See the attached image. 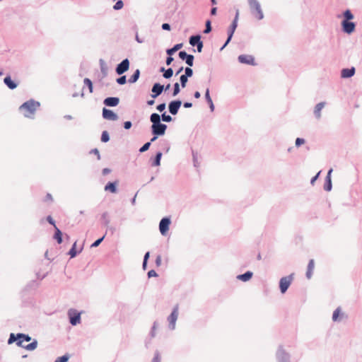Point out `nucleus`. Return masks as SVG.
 I'll list each match as a JSON object with an SVG mask.
<instances>
[{
    "label": "nucleus",
    "instance_id": "obj_1",
    "mask_svg": "<svg viewBox=\"0 0 362 362\" xmlns=\"http://www.w3.org/2000/svg\"><path fill=\"white\" fill-rule=\"evenodd\" d=\"M31 340V338L26 334H18L16 336L14 334H11L8 343L11 344L13 342H16L17 346L25 348L29 351H33L37 348V341L34 340L33 342L25 344V342H28Z\"/></svg>",
    "mask_w": 362,
    "mask_h": 362
},
{
    "label": "nucleus",
    "instance_id": "obj_2",
    "mask_svg": "<svg viewBox=\"0 0 362 362\" xmlns=\"http://www.w3.org/2000/svg\"><path fill=\"white\" fill-rule=\"evenodd\" d=\"M39 107L40 103L38 102L30 100L21 105L19 109L25 117L33 118Z\"/></svg>",
    "mask_w": 362,
    "mask_h": 362
},
{
    "label": "nucleus",
    "instance_id": "obj_3",
    "mask_svg": "<svg viewBox=\"0 0 362 362\" xmlns=\"http://www.w3.org/2000/svg\"><path fill=\"white\" fill-rule=\"evenodd\" d=\"M249 6L252 14L257 20H262L264 18V13L261 6L257 0H248Z\"/></svg>",
    "mask_w": 362,
    "mask_h": 362
},
{
    "label": "nucleus",
    "instance_id": "obj_4",
    "mask_svg": "<svg viewBox=\"0 0 362 362\" xmlns=\"http://www.w3.org/2000/svg\"><path fill=\"white\" fill-rule=\"evenodd\" d=\"M293 280V274H290L287 276L282 277L280 279L279 287H280L281 292L282 293H284L287 291V289L290 286Z\"/></svg>",
    "mask_w": 362,
    "mask_h": 362
},
{
    "label": "nucleus",
    "instance_id": "obj_5",
    "mask_svg": "<svg viewBox=\"0 0 362 362\" xmlns=\"http://www.w3.org/2000/svg\"><path fill=\"white\" fill-rule=\"evenodd\" d=\"M152 132L155 135H163L167 129V126L164 124H161L160 122L156 124H152L151 127Z\"/></svg>",
    "mask_w": 362,
    "mask_h": 362
},
{
    "label": "nucleus",
    "instance_id": "obj_6",
    "mask_svg": "<svg viewBox=\"0 0 362 362\" xmlns=\"http://www.w3.org/2000/svg\"><path fill=\"white\" fill-rule=\"evenodd\" d=\"M170 224V221L168 218H163L161 219L159 224V230L162 235H165L168 230Z\"/></svg>",
    "mask_w": 362,
    "mask_h": 362
},
{
    "label": "nucleus",
    "instance_id": "obj_7",
    "mask_svg": "<svg viewBox=\"0 0 362 362\" xmlns=\"http://www.w3.org/2000/svg\"><path fill=\"white\" fill-rule=\"evenodd\" d=\"M69 316L70 318V323L72 325H76L81 322V315L76 310H71L69 311Z\"/></svg>",
    "mask_w": 362,
    "mask_h": 362
},
{
    "label": "nucleus",
    "instance_id": "obj_8",
    "mask_svg": "<svg viewBox=\"0 0 362 362\" xmlns=\"http://www.w3.org/2000/svg\"><path fill=\"white\" fill-rule=\"evenodd\" d=\"M129 61L127 59H124L120 64H119L116 68V72L117 74L121 75L129 69Z\"/></svg>",
    "mask_w": 362,
    "mask_h": 362
},
{
    "label": "nucleus",
    "instance_id": "obj_9",
    "mask_svg": "<svg viewBox=\"0 0 362 362\" xmlns=\"http://www.w3.org/2000/svg\"><path fill=\"white\" fill-rule=\"evenodd\" d=\"M178 317V308L175 307L170 315L168 317V322L170 327L172 329H173L175 327V322Z\"/></svg>",
    "mask_w": 362,
    "mask_h": 362
},
{
    "label": "nucleus",
    "instance_id": "obj_10",
    "mask_svg": "<svg viewBox=\"0 0 362 362\" xmlns=\"http://www.w3.org/2000/svg\"><path fill=\"white\" fill-rule=\"evenodd\" d=\"M238 16H239V12L238 11H237L236 12V15H235V19L230 26V33H229V36L228 37V40L226 41V42L225 43V45H223V47H222V49L223 47H225L226 46V45L229 42V41L230 40L232 36H233V34L237 27V21L238 20Z\"/></svg>",
    "mask_w": 362,
    "mask_h": 362
},
{
    "label": "nucleus",
    "instance_id": "obj_11",
    "mask_svg": "<svg viewBox=\"0 0 362 362\" xmlns=\"http://www.w3.org/2000/svg\"><path fill=\"white\" fill-rule=\"evenodd\" d=\"M238 60L240 63L255 65V59L251 55L243 54L238 57Z\"/></svg>",
    "mask_w": 362,
    "mask_h": 362
},
{
    "label": "nucleus",
    "instance_id": "obj_12",
    "mask_svg": "<svg viewBox=\"0 0 362 362\" xmlns=\"http://www.w3.org/2000/svg\"><path fill=\"white\" fill-rule=\"evenodd\" d=\"M182 105L180 100H174L169 104V111L172 115H176Z\"/></svg>",
    "mask_w": 362,
    "mask_h": 362
},
{
    "label": "nucleus",
    "instance_id": "obj_13",
    "mask_svg": "<svg viewBox=\"0 0 362 362\" xmlns=\"http://www.w3.org/2000/svg\"><path fill=\"white\" fill-rule=\"evenodd\" d=\"M103 116L105 119L109 120H116L117 119V115L114 113L112 110L103 108Z\"/></svg>",
    "mask_w": 362,
    "mask_h": 362
},
{
    "label": "nucleus",
    "instance_id": "obj_14",
    "mask_svg": "<svg viewBox=\"0 0 362 362\" xmlns=\"http://www.w3.org/2000/svg\"><path fill=\"white\" fill-rule=\"evenodd\" d=\"M343 30L346 33H351L355 29V24L352 22L344 21L342 22Z\"/></svg>",
    "mask_w": 362,
    "mask_h": 362
},
{
    "label": "nucleus",
    "instance_id": "obj_15",
    "mask_svg": "<svg viewBox=\"0 0 362 362\" xmlns=\"http://www.w3.org/2000/svg\"><path fill=\"white\" fill-rule=\"evenodd\" d=\"M164 86L160 83H155L152 88V98H155L163 92Z\"/></svg>",
    "mask_w": 362,
    "mask_h": 362
},
{
    "label": "nucleus",
    "instance_id": "obj_16",
    "mask_svg": "<svg viewBox=\"0 0 362 362\" xmlns=\"http://www.w3.org/2000/svg\"><path fill=\"white\" fill-rule=\"evenodd\" d=\"M119 100L118 98L110 97L104 100V104L107 106L114 107L119 104Z\"/></svg>",
    "mask_w": 362,
    "mask_h": 362
},
{
    "label": "nucleus",
    "instance_id": "obj_17",
    "mask_svg": "<svg viewBox=\"0 0 362 362\" xmlns=\"http://www.w3.org/2000/svg\"><path fill=\"white\" fill-rule=\"evenodd\" d=\"M314 269H315V262L313 259H310L308 263V269H307V272H306V277L308 279H311Z\"/></svg>",
    "mask_w": 362,
    "mask_h": 362
},
{
    "label": "nucleus",
    "instance_id": "obj_18",
    "mask_svg": "<svg viewBox=\"0 0 362 362\" xmlns=\"http://www.w3.org/2000/svg\"><path fill=\"white\" fill-rule=\"evenodd\" d=\"M118 185V181L114 182H108L105 186V190L110 192L112 193H116L117 192V185Z\"/></svg>",
    "mask_w": 362,
    "mask_h": 362
},
{
    "label": "nucleus",
    "instance_id": "obj_19",
    "mask_svg": "<svg viewBox=\"0 0 362 362\" xmlns=\"http://www.w3.org/2000/svg\"><path fill=\"white\" fill-rule=\"evenodd\" d=\"M332 172V169H330L327 173L326 177V183L324 186V189L326 191H330L332 189V181H331V173Z\"/></svg>",
    "mask_w": 362,
    "mask_h": 362
},
{
    "label": "nucleus",
    "instance_id": "obj_20",
    "mask_svg": "<svg viewBox=\"0 0 362 362\" xmlns=\"http://www.w3.org/2000/svg\"><path fill=\"white\" fill-rule=\"evenodd\" d=\"M355 73V69H344L341 71V77L343 78H349L352 76Z\"/></svg>",
    "mask_w": 362,
    "mask_h": 362
},
{
    "label": "nucleus",
    "instance_id": "obj_21",
    "mask_svg": "<svg viewBox=\"0 0 362 362\" xmlns=\"http://www.w3.org/2000/svg\"><path fill=\"white\" fill-rule=\"evenodd\" d=\"M4 81L10 89L13 90L17 87V84L11 80L10 76H6Z\"/></svg>",
    "mask_w": 362,
    "mask_h": 362
},
{
    "label": "nucleus",
    "instance_id": "obj_22",
    "mask_svg": "<svg viewBox=\"0 0 362 362\" xmlns=\"http://www.w3.org/2000/svg\"><path fill=\"white\" fill-rule=\"evenodd\" d=\"M325 103H320L317 104V105L315 106L314 113L317 118L320 117V116H321L320 112L322 110V108L325 107Z\"/></svg>",
    "mask_w": 362,
    "mask_h": 362
},
{
    "label": "nucleus",
    "instance_id": "obj_23",
    "mask_svg": "<svg viewBox=\"0 0 362 362\" xmlns=\"http://www.w3.org/2000/svg\"><path fill=\"white\" fill-rule=\"evenodd\" d=\"M252 276V272H247L246 273L243 274H240L238 276V279L243 281H249Z\"/></svg>",
    "mask_w": 362,
    "mask_h": 362
},
{
    "label": "nucleus",
    "instance_id": "obj_24",
    "mask_svg": "<svg viewBox=\"0 0 362 362\" xmlns=\"http://www.w3.org/2000/svg\"><path fill=\"white\" fill-rule=\"evenodd\" d=\"M54 238L57 241L59 244L62 243V233L57 226H55V233Z\"/></svg>",
    "mask_w": 362,
    "mask_h": 362
},
{
    "label": "nucleus",
    "instance_id": "obj_25",
    "mask_svg": "<svg viewBox=\"0 0 362 362\" xmlns=\"http://www.w3.org/2000/svg\"><path fill=\"white\" fill-rule=\"evenodd\" d=\"M150 119L153 124H158L160 122V117L157 113H153L151 115Z\"/></svg>",
    "mask_w": 362,
    "mask_h": 362
},
{
    "label": "nucleus",
    "instance_id": "obj_26",
    "mask_svg": "<svg viewBox=\"0 0 362 362\" xmlns=\"http://www.w3.org/2000/svg\"><path fill=\"white\" fill-rule=\"evenodd\" d=\"M160 71L164 72L163 77L165 78H170L173 74V71L171 68H169L168 69L165 70V69L163 67H162L160 69Z\"/></svg>",
    "mask_w": 362,
    "mask_h": 362
},
{
    "label": "nucleus",
    "instance_id": "obj_27",
    "mask_svg": "<svg viewBox=\"0 0 362 362\" xmlns=\"http://www.w3.org/2000/svg\"><path fill=\"white\" fill-rule=\"evenodd\" d=\"M139 75L140 71L139 69H136L132 76L129 78V82L131 83H135L138 80Z\"/></svg>",
    "mask_w": 362,
    "mask_h": 362
},
{
    "label": "nucleus",
    "instance_id": "obj_28",
    "mask_svg": "<svg viewBox=\"0 0 362 362\" xmlns=\"http://www.w3.org/2000/svg\"><path fill=\"white\" fill-rule=\"evenodd\" d=\"M340 315H342L341 310L340 308H337L333 313L332 320L333 321H337L339 320Z\"/></svg>",
    "mask_w": 362,
    "mask_h": 362
},
{
    "label": "nucleus",
    "instance_id": "obj_29",
    "mask_svg": "<svg viewBox=\"0 0 362 362\" xmlns=\"http://www.w3.org/2000/svg\"><path fill=\"white\" fill-rule=\"evenodd\" d=\"M182 47V44H177L173 48L168 49L167 53L169 55H172L173 53L181 49Z\"/></svg>",
    "mask_w": 362,
    "mask_h": 362
},
{
    "label": "nucleus",
    "instance_id": "obj_30",
    "mask_svg": "<svg viewBox=\"0 0 362 362\" xmlns=\"http://www.w3.org/2000/svg\"><path fill=\"white\" fill-rule=\"evenodd\" d=\"M200 41V36L199 35L192 36L189 39V43L192 46L197 45Z\"/></svg>",
    "mask_w": 362,
    "mask_h": 362
},
{
    "label": "nucleus",
    "instance_id": "obj_31",
    "mask_svg": "<svg viewBox=\"0 0 362 362\" xmlns=\"http://www.w3.org/2000/svg\"><path fill=\"white\" fill-rule=\"evenodd\" d=\"M205 97H206V99L208 103L210 105V107H211V110H213L214 106L213 101H212V100H211V97L209 95V89H207L206 91Z\"/></svg>",
    "mask_w": 362,
    "mask_h": 362
},
{
    "label": "nucleus",
    "instance_id": "obj_32",
    "mask_svg": "<svg viewBox=\"0 0 362 362\" xmlns=\"http://www.w3.org/2000/svg\"><path fill=\"white\" fill-rule=\"evenodd\" d=\"M161 157H162V153L161 152L157 153L156 158H155V160L153 162V165H155V166L160 165Z\"/></svg>",
    "mask_w": 362,
    "mask_h": 362
},
{
    "label": "nucleus",
    "instance_id": "obj_33",
    "mask_svg": "<svg viewBox=\"0 0 362 362\" xmlns=\"http://www.w3.org/2000/svg\"><path fill=\"white\" fill-rule=\"evenodd\" d=\"M84 84L88 86L90 93L93 92V83L92 81L89 79L86 78L83 81Z\"/></svg>",
    "mask_w": 362,
    "mask_h": 362
},
{
    "label": "nucleus",
    "instance_id": "obj_34",
    "mask_svg": "<svg viewBox=\"0 0 362 362\" xmlns=\"http://www.w3.org/2000/svg\"><path fill=\"white\" fill-rule=\"evenodd\" d=\"M76 243H74L71 249L70 250V251L69 252V254L70 255L71 258L76 257V255H77V252L76 250Z\"/></svg>",
    "mask_w": 362,
    "mask_h": 362
},
{
    "label": "nucleus",
    "instance_id": "obj_35",
    "mask_svg": "<svg viewBox=\"0 0 362 362\" xmlns=\"http://www.w3.org/2000/svg\"><path fill=\"white\" fill-rule=\"evenodd\" d=\"M344 18H345V20L344 21H349V20H351L353 19L354 18V16L353 14L351 13V12L349 11V10H346L344 13Z\"/></svg>",
    "mask_w": 362,
    "mask_h": 362
},
{
    "label": "nucleus",
    "instance_id": "obj_36",
    "mask_svg": "<svg viewBox=\"0 0 362 362\" xmlns=\"http://www.w3.org/2000/svg\"><path fill=\"white\" fill-rule=\"evenodd\" d=\"M109 140H110V137H109V134H108L107 132L104 131L102 133L101 141L103 142H107Z\"/></svg>",
    "mask_w": 362,
    "mask_h": 362
},
{
    "label": "nucleus",
    "instance_id": "obj_37",
    "mask_svg": "<svg viewBox=\"0 0 362 362\" xmlns=\"http://www.w3.org/2000/svg\"><path fill=\"white\" fill-rule=\"evenodd\" d=\"M186 63L192 66H193V62H194V57L193 55H191V54H188V56L186 57Z\"/></svg>",
    "mask_w": 362,
    "mask_h": 362
},
{
    "label": "nucleus",
    "instance_id": "obj_38",
    "mask_svg": "<svg viewBox=\"0 0 362 362\" xmlns=\"http://www.w3.org/2000/svg\"><path fill=\"white\" fill-rule=\"evenodd\" d=\"M180 85L178 83H175L174 84V90H173V95L176 96L180 93Z\"/></svg>",
    "mask_w": 362,
    "mask_h": 362
},
{
    "label": "nucleus",
    "instance_id": "obj_39",
    "mask_svg": "<svg viewBox=\"0 0 362 362\" xmlns=\"http://www.w3.org/2000/svg\"><path fill=\"white\" fill-rule=\"evenodd\" d=\"M187 76H184V75H182L180 76V82H181V86L182 88H185L186 86V84L187 83Z\"/></svg>",
    "mask_w": 362,
    "mask_h": 362
},
{
    "label": "nucleus",
    "instance_id": "obj_40",
    "mask_svg": "<svg viewBox=\"0 0 362 362\" xmlns=\"http://www.w3.org/2000/svg\"><path fill=\"white\" fill-rule=\"evenodd\" d=\"M69 360V356L66 355L59 357L56 359L54 362H67Z\"/></svg>",
    "mask_w": 362,
    "mask_h": 362
},
{
    "label": "nucleus",
    "instance_id": "obj_41",
    "mask_svg": "<svg viewBox=\"0 0 362 362\" xmlns=\"http://www.w3.org/2000/svg\"><path fill=\"white\" fill-rule=\"evenodd\" d=\"M124 6V4L122 1L119 0L118 1L115 5H114V9L115 10H119L121 9Z\"/></svg>",
    "mask_w": 362,
    "mask_h": 362
},
{
    "label": "nucleus",
    "instance_id": "obj_42",
    "mask_svg": "<svg viewBox=\"0 0 362 362\" xmlns=\"http://www.w3.org/2000/svg\"><path fill=\"white\" fill-rule=\"evenodd\" d=\"M185 74L184 76H187V77H191L193 74V71L191 68L187 67L185 68Z\"/></svg>",
    "mask_w": 362,
    "mask_h": 362
},
{
    "label": "nucleus",
    "instance_id": "obj_43",
    "mask_svg": "<svg viewBox=\"0 0 362 362\" xmlns=\"http://www.w3.org/2000/svg\"><path fill=\"white\" fill-rule=\"evenodd\" d=\"M211 22H210V21H207L206 23V28L204 30V33H209L211 32Z\"/></svg>",
    "mask_w": 362,
    "mask_h": 362
},
{
    "label": "nucleus",
    "instance_id": "obj_44",
    "mask_svg": "<svg viewBox=\"0 0 362 362\" xmlns=\"http://www.w3.org/2000/svg\"><path fill=\"white\" fill-rule=\"evenodd\" d=\"M117 82L120 84V85H123L124 83H126L127 82V80H126V76H121L119 78H118L117 79Z\"/></svg>",
    "mask_w": 362,
    "mask_h": 362
},
{
    "label": "nucleus",
    "instance_id": "obj_45",
    "mask_svg": "<svg viewBox=\"0 0 362 362\" xmlns=\"http://www.w3.org/2000/svg\"><path fill=\"white\" fill-rule=\"evenodd\" d=\"M150 145H151V143L150 142H147L140 149H139V151L140 152H144L146 151H147L149 147H150Z\"/></svg>",
    "mask_w": 362,
    "mask_h": 362
},
{
    "label": "nucleus",
    "instance_id": "obj_46",
    "mask_svg": "<svg viewBox=\"0 0 362 362\" xmlns=\"http://www.w3.org/2000/svg\"><path fill=\"white\" fill-rule=\"evenodd\" d=\"M162 119L164 122H169L172 120V117L170 115H165V113L162 115Z\"/></svg>",
    "mask_w": 362,
    "mask_h": 362
},
{
    "label": "nucleus",
    "instance_id": "obj_47",
    "mask_svg": "<svg viewBox=\"0 0 362 362\" xmlns=\"http://www.w3.org/2000/svg\"><path fill=\"white\" fill-rule=\"evenodd\" d=\"M303 144H305V140L303 139H301V138L296 139V146L298 147Z\"/></svg>",
    "mask_w": 362,
    "mask_h": 362
},
{
    "label": "nucleus",
    "instance_id": "obj_48",
    "mask_svg": "<svg viewBox=\"0 0 362 362\" xmlns=\"http://www.w3.org/2000/svg\"><path fill=\"white\" fill-rule=\"evenodd\" d=\"M104 239V236L98 240H97L96 241H95L92 245H91V247H98L100 243L103 241V240Z\"/></svg>",
    "mask_w": 362,
    "mask_h": 362
},
{
    "label": "nucleus",
    "instance_id": "obj_49",
    "mask_svg": "<svg viewBox=\"0 0 362 362\" xmlns=\"http://www.w3.org/2000/svg\"><path fill=\"white\" fill-rule=\"evenodd\" d=\"M158 276L157 273L156 272V271H154V270H153V269H152V270H150V271L148 272V276L149 278H151V277H156V276Z\"/></svg>",
    "mask_w": 362,
    "mask_h": 362
},
{
    "label": "nucleus",
    "instance_id": "obj_50",
    "mask_svg": "<svg viewBox=\"0 0 362 362\" xmlns=\"http://www.w3.org/2000/svg\"><path fill=\"white\" fill-rule=\"evenodd\" d=\"M188 54L185 51H181L179 52V57L182 59H185Z\"/></svg>",
    "mask_w": 362,
    "mask_h": 362
},
{
    "label": "nucleus",
    "instance_id": "obj_51",
    "mask_svg": "<svg viewBox=\"0 0 362 362\" xmlns=\"http://www.w3.org/2000/svg\"><path fill=\"white\" fill-rule=\"evenodd\" d=\"M161 262H162V259H161V256L160 255H158L156 257V264L157 267H160L161 265Z\"/></svg>",
    "mask_w": 362,
    "mask_h": 362
},
{
    "label": "nucleus",
    "instance_id": "obj_52",
    "mask_svg": "<svg viewBox=\"0 0 362 362\" xmlns=\"http://www.w3.org/2000/svg\"><path fill=\"white\" fill-rule=\"evenodd\" d=\"M165 103H162V104H160L157 106V110L160 112H162L165 110Z\"/></svg>",
    "mask_w": 362,
    "mask_h": 362
},
{
    "label": "nucleus",
    "instance_id": "obj_53",
    "mask_svg": "<svg viewBox=\"0 0 362 362\" xmlns=\"http://www.w3.org/2000/svg\"><path fill=\"white\" fill-rule=\"evenodd\" d=\"M132 127V122H129V121H127L124 123V127L126 129H130Z\"/></svg>",
    "mask_w": 362,
    "mask_h": 362
},
{
    "label": "nucleus",
    "instance_id": "obj_54",
    "mask_svg": "<svg viewBox=\"0 0 362 362\" xmlns=\"http://www.w3.org/2000/svg\"><path fill=\"white\" fill-rule=\"evenodd\" d=\"M52 200H53V199H52V196L51 195V194L47 193L45 198V202H52Z\"/></svg>",
    "mask_w": 362,
    "mask_h": 362
},
{
    "label": "nucleus",
    "instance_id": "obj_55",
    "mask_svg": "<svg viewBox=\"0 0 362 362\" xmlns=\"http://www.w3.org/2000/svg\"><path fill=\"white\" fill-rule=\"evenodd\" d=\"M47 221L54 226V227L55 228L56 225H55V223H54V221L53 220V218H52V216H48L47 218Z\"/></svg>",
    "mask_w": 362,
    "mask_h": 362
},
{
    "label": "nucleus",
    "instance_id": "obj_56",
    "mask_svg": "<svg viewBox=\"0 0 362 362\" xmlns=\"http://www.w3.org/2000/svg\"><path fill=\"white\" fill-rule=\"evenodd\" d=\"M162 28L165 30H170V25L168 23H163L162 25Z\"/></svg>",
    "mask_w": 362,
    "mask_h": 362
},
{
    "label": "nucleus",
    "instance_id": "obj_57",
    "mask_svg": "<svg viewBox=\"0 0 362 362\" xmlns=\"http://www.w3.org/2000/svg\"><path fill=\"white\" fill-rule=\"evenodd\" d=\"M197 51L199 52H202V47H203V43L202 41H200L197 45Z\"/></svg>",
    "mask_w": 362,
    "mask_h": 362
},
{
    "label": "nucleus",
    "instance_id": "obj_58",
    "mask_svg": "<svg viewBox=\"0 0 362 362\" xmlns=\"http://www.w3.org/2000/svg\"><path fill=\"white\" fill-rule=\"evenodd\" d=\"M320 172H319L315 177H313L312 179H311V181H310V183L312 185H314L315 184V182L316 181V180L317 179L319 175H320Z\"/></svg>",
    "mask_w": 362,
    "mask_h": 362
},
{
    "label": "nucleus",
    "instance_id": "obj_59",
    "mask_svg": "<svg viewBox=\"0 0 362 362\" xmlns=\"http://www.w3.org/2000/svg\"><path fill=\"white\" fill-rule=\"evenodd\" d=\"M160 358L158 356V354H156L154 358H153V361L152 362H160Z\"/></svg>",
    "mask_w": 362,
    "mask_h": 362
},
{
    "label": "nucleus",
    "instance_id": "obj_60",
    "mask_svg": "<svg viewBox=\"0 0 362 362\" xmlns=\"http://www.w3.org/2000/svg\"><path fill=\"white\" fill-rule=\"evenodd\" d=\"M173 61V58L172 57H170V56L168 57L167 58V59H166V64L167 65H170L172 63Z\"/></svg>",
    "mask_w": 362,
    "mask_h": 362
},
{
    "label": "nucleus",
    "instance_id": "obj_61",
    "mask_svg": "<svg viewBox=\"0 0 362 362\" xmlns=\"http://www.w3.org/2000/svg\"><path fill=\"white\" fill-rule=\"evenodd\" d=\"M110 172H111V170H110V169H109V168H104V169L103 170V174L104 175H107V174L110 173Z\"/></svg>",
    "mask_w": 362,
    "mask_h": 362
},
{
    "label": "nucleus",
    "instance_id": "obj_62",
    "mask_svg": "<svg viewBox=\"0 0 362 362\" xmlns=\"http://www.w3.org/2000/svg\"><path fill=\"white\" fill-rule=\"evenodd\" d=\"M192 106V104L191 103H184V107H186V108H189V107H191Z\"/></svg>",
    "mask_w": 362,
    "mask_h": 362
},
{
    "label": "nucleus",
    "instance_id": "obj_63",
    "mask_svg": "<svg viewBox=\"0 0 362 362\" xmlns=\"http://www.w3.org/2000/svg\"><path fill=\"white\" fill-rule=\"evenodd\" d=\"M149 255H150L149 252H147L145 254V255H144V260L145 262H147V261H148V257H149Z\"/></svg>",
    "mask_w": 362,
    "mask_h": 362
},
{
    "label": "nucleus",
    "instance_id": "obj_64",
    "mask_svg": "<svg viewBox=\"0 0 362 362\" xmlns=\"http://www.w3.org/2000/svg\"><path fill=\"white\" fill-rule=\"evenodd\" d=\"M200 96H201V94H200V93H199V91H196V92L194 93V98H197V99H198V98H200Z\"/></svg>",
    "mask_w": 362,
    "mask_h": 362
}]
</instances>
